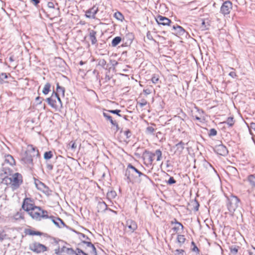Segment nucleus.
<instances>
[{"label": "nucleus", "mask_w": 255, "mask_h": 255, "mask_svg": "<svg viewBox=\"0 0 255 255\" xmlns=\"http://www.w3.org/2000/svg\"><path fill=\"white\" fill-rule=\"evenodd\" d=\"M28 215L34 220L40 221L41 219H47L49 218L48 212L43 210L41 207L35 206Z\"/></svg>", "instance_id": "nucleus-1"}, {"label": "nucleus", "mask_w": 255, "mask_h": 255, "mask_svg": "<svg viewBox=\"0 0 255 255\" xmlns=\"http://www.w3.org/2000/svg\"><path fill=\"white\" fill-rule=\"evenodd\" d=\"M240 200L237 196L231 195L227 198L226 205L229 212L233 214L239 206Z\"/></svg>", "instance_id": "nucleus-2"}, {"label": "nucleus", "mask_w": 255, "mask_h": 255, "mask_svg": "<svg viewBox=\"0 0 255 255\" xmlns=\"http://www.w3.org/2000/svg\"><path fill=\"white\" fill-rule=\"evenodd\" d=\"M131 169L127 166L125 171V175L126 177V180L128 183H131L132 184L141 182V179L137 177L136 173H130Z\"/></svg>", "instance_id": "nucleus-3"}, {"label": "nucleus", "mask_w": 255, "mask_h": 255, "mask_svg": "<svg viewBox=\"0 0 255 255\" xmlns=\"http://www.w3.org/2000/svg\"><path fill=\"white\" fill-rule=\"evenodd\" d=\"M36 206L29 198H25L23 201L21 208L28 214Z\"/></svg>", "instance_id": "nucleus-4"}, {"label": "nucleus", "mask_w": 255, "mask_h": 255, "mask_svg": "<svg viewBox=\"0 0 255 255\" xmlns=\"http://www.w3.org/2000/svg\"><path fill=\"white\" fill-rule=\"evenodd\" d=\"M10 181V183L16 188H17L22 182V175L18 173L13 174L11 177L7 178Z\"/></svg>", "instance_id": "nucleus-5"}, {"label": "nucleus", "mask_w": 255, "mask_h": 255, "mask_svg": "<svg viewBox=\"0 0 255 255\" xmlns=\"http://www.w3.org/2000/svg\"><path fill=\"white\" fill-rule=\"evenodd\" d=\"M29 249L33 252L38 254L46 251L47 248L44 245L35 242L30 245Z\"/></svg>", "instance_id": "nucleus-6"}, {"label": "nucleus", "mask_w": 255, "mask_h": 255, "mask_svg": "<svg viewBox=\"0 0 255 255\" xmlns=\"http://www.w3.org/2000/svg\"><path fill=\"white\" fill-rule=\"evenodd\" d=\"M56 99H57V93L53 91L51 96L46 99V101L48 103V105L55 110L58 109V105H57V103Z\"/></svg>", "instance_id": "nucleus-7"}, {"label": "nucleus", "mask_w": 255, "mask_h": 255, "mask_svg": "<svg viewBox=\"0 0 255 255\" xmlns=\"http://www.w3.org/2000/svg\"><path fill=\"white\" fill-rule=\"evenodd\" d=\"M232 9V3L230 0L225 1L221 7L220 12L224 15L230 13Z\"/></svg>", "instance_id": "nucleus-8"}, {"label": "nucleus", "mask_w": 255, "mask_h": 255, "mask_svg": "<svg viewBox=\"0 0 255 255\" xmlns=\"http://www.w3.org/2000/svg\"><path fill=\"white\" fill-rule=\"evenodd\" d=\"M214 151L219 155L226 156L228 151L227 147L223 144L216 145L214 147Z\"/></svg>", "instance_id": "nucleus-9"}, {"label": "nucleus", "mask_w": 255, "mask_h": 255, "mask_svg": "<svg viewBox=\"0 0 255 255\" xmlns=\"http://www.w3.org/2000/svg\"><path fill=\"white\" fill-rule=\"evenodd\" d=\"M156 21L158 24L163 25H170L172 23L169 18L160 15L157 16Z\"/></svg>", "instance_id": "nucleus-10"}, {"label": "nucleus", "mask_w": 255, "mask_h": 255, "mask_svg": "<svg viewBox=\"0 0 255 255\" xmlns=\"http://www.w3.org/2000/svg\"><path fill=\"white\" fill-rule=\"evenodd\" d=\"M98 7L96 5H94L92 8L88 9L86 11L85 15L87 17L91 18H95V15L98 11Z\"/></svg>", "instance_id": "nucleus-11"}, {"label": "nucleus", "mask_w": 255, "mask_h": 255, "mask_svg": "<svg viewBox=\"0 0 255 255\" xmlns=\"http://www.w3.org/2000/svg\"><path fill=\"white\" fill-rule=\"evenodd\" d=\"M25 153L31 154L33 156H38L39 155L38 150L32 144L27 145Z\"/></svg>", "instance_id": "nucleus-12"}, {"label": "nucleus", "mask_w": 255, "mask_h": 255, "mask_svg": "<svg viewBox=\"0 0 255 255\" xmlns=\"http://www.w3.org/2000/svg\"><path fill=\"white\" fill-rule=\"evenodd\" d=\"M103 115L106 119L110 122L113 126L116 127L117 130H118L119 129L118 124L116 121L113 120L112 116L106 112H103Z\"/></svg>", "instance_id": "nucleus-13"}, {"label": "nucleus", "mask_w": 255, "mask_h": 255, "mask_svg": "<svg viewBox=\"0 0 255 255\" xmlns=\"http://www.w3.org/2000/svg\"><path fill=\"white\" fill-rule=\"evenodd\" d=\"M126 226L129 229L131 233L133 232L137 228L135 222L131 220L127 221Z\"/></svg>", "instance_id": "nucleus-14"}, {"label": "nucleus", "mask_w": 255, "mask_h": 255, "mask_svg": "<svg viewBox=\"0 0 255 255\" xmlns=\"http://www.w3.org/2000/svg\"><path fill=\"white\" fill-rule=\"evenodd\" d=\"M48 218L50 219L52 222L59 228H62V226L59 225V223H60L63 227L66 226L63 220L59 218H55L54 216H49Z\"/></svg>", "instance_id": "nucleus-15"}, {"label": "nucleus", "mask_w": 255, "mask_h": 255, "mask_svg": "<svg viewBox=\"0 0 255 255\" xmlns=\"http://www.w3.org/2000/svg\"><path fill=\"white\" fill-rule=\"evenodd\" d=\"M171 30L176 34L182 35L185 32L184 29L182 27L178 25H172V26L171 27Z\"/></svg>", "instance_id": "nucleus-16"}, {"label": "nucleus", "mask_w": 255, "mask_h": 255, "mask_svg": "<svg viewBox=\"0 0 255 255\" xmlns=\"http://www.w3.org/2000/svg\"><path fill=\"white\" fill-rule=\"evenodd\" d=\"M4 166L9 165L10 166H12L15 164V160L13 157L9 154H8L5 156Z\"/></svg>", "instance_id": "nucleus-17"}, {"label": "nucleus", "mask_w": 255, "mask_h": 255, "mask_svg": "<svg viewBox=\"0 0 255 255\" xmlns=\"http://www.w3.org/2000/svg\"><path fill=\"white\" fill-rule=\"evenodd\" d=\"M37 188L43 192H47L48 190V187L45 185L43 183L37 180L35 182Z\"/></svg>", "instance_id": "nucleus-18"}, {"label": "nucleus", "mask_w": 255, "mask_h": 255, "mask_svg": "<svg viewBox=\"0 0 255 255\" xmlns=\"http://www.w3.org/2000/svg\"><path fill=\"white\" fill-rule=\"evenodd\" d=\"M97 32L93 30H91L89 32V38L92 45H96L97 43L96 38Z\"/></svg>", "instance_id": "nucleus-19"}, {"label": "nucleus", "mask_w": 255, "mask_h": 255, "mask_svg": "<svg viewBox=\"0 0 255 255\" xmlns=\"http://www.w3.org/2000/svg\"><path fill=\"white\" fill-rule=\"evenodd\" d=\"M33 157L34 156L31 154H29L25 153V156L23 158V160L27 164H32Z\"/></svg>", "instance_id": "nucleus-20"}, {"label": "nucleus", "mask_w": 255, "mask_h": 255, "mask_svg": "<svg viewBox=\"0 0 255 255\" xmlns=\"http://www.w3.org/2000/svg\"><path fill=\"white\" fill-rule=\"evenodd\" d=\"M175 147L176 149L175 152L180 154L184 148V143L182 141H180L175 145Z\"/></svg>", "instance_id": "nucleus-21"}, {"label": "nucleus", "mask_w": 255, "mask_h": 255, "mask_svg": "<svg viewBox=\"0 0 255 255\" xmlns=\"http://www.w3.org/2000/svg\"><path fill=\"white\" fill-rule=\"evenodd\" d=\"M186 239L184 235H178L177 237V242L179 245V247H181L185 243Z\"/></svg>", "instance_id": "nucleus-22"}, {"label": "nucleus", "mask_w": 255, "mask_h": 255, "mask_svg": "<svg viewBox=\"0 0 255 255\" xmlns=\"http://www.w3.org/2000/svg\"><path fill=\"white\" fill-rule=\"evenodd\" d=\"M56 93H58L59 95L61 94L63 97L65 96V88L59 85V83L56 84Z\"/></svg>", "instance_id": "nucleus-23"}, {"label": "nucleus", "mask_w": 255, "mask_h": 255, "mask_svg": "<svg viewBox=\"0 0 255 255\" xmlns=\"http://www.w3.org/2000/svg\"><path fill=\"white\" fill-rule=\"evenodd\" d=\"M133 39V36L131 33L128 34L124 38V40L126 41V44H130L132 39Z\"/></svg>", "instance_id": "nucleus-24"}, {"label": "nucleus", "mask_w": 255, "mask_h": 255, "mask_svg": "<svg viewBox=\"0 0 255 255\" xmlns=\"http://www.w3.org/2000/svg\"><path fill=\"white\" fill-rule=\"evenodd\" d=\"M122 41V38L120 36L115 37L112 41V46L113 47L117 46Z\"/></svg>", "instance_id": "nucleus-25"}, {"label": "nucleus", "mask_w": 255, "mask_h": 255, "mask_svg": "<svg viewBox=\"0 0 255 255\" xmlns=\"http://www.w3.org/2000/svg\"><path fill=\"white\" fill-rule=\"evenodd\" d=\"M51 84L49 83H46L42 90V93L44 95H47L50 91Z\"/></svg>", "instance_id": "nucleus-26"}, {"label": "nucleus", "mask_w": 255, "mask_h": 255, "mask_svg": "<svg viewBox=\"0 0 255 255\" xmlns=\"http://www.w3.org/2000/svg\"><path fill=\"white\" fill-rule=\"evenodd\" d=\"M154 154H153V153L151 152H148L147 153V160L150 165L152 164V162L154 160Z\"/></svg>", "instance_id": "nucleus-27"}, {"label": "nucleus", "mask_w": 255, "mask_h": 255, "mask_svg": "<svg viewBox=\"0 0 255 255\" xmlns=\"http://www.w3.org/2000/svg\"><path fill=\"white\" fill-rule=\"evenodd\" d=\"M2 170L5 174L10 175L12 173V170H11L7 165L4 166V164L2 165Z\"/></svg>", "instance_id": "nucleus-28"}, {"label": "nucleus", "mask_w": 255, "mask_h": 255, "mask_svg": "<svg viewBox=\"0 0 255 255\" xmlns=\"http://www.w3.org/2000/svg\"><path fill=\"white\" fill-rule=\"evenodd\" d=\"M183 229H184V227L181 223H177V225H176L172 228L174 232H175L176 233H178L180 229H181V230H183Z\"/></svg>", "instance_id": "nucleus-29"}, {"label": "nucleus", "mask_w": 255, "mask_h": 255, "mask_svg": "<svg viewBox=\"0 0 255 255\" xmlns=\"http://www.w3.org/2000/svg\"><path fill=\"white\" fill-rule=\"evenodd\" d=\"M24 213L21 212H18L14 215V219L15 220L24 219Z\"/></svg>", "instance_id": "nucleus-30"}, {"label": "nucleus", "mask_w": 255, "mask_h": 255, "mask_svg": "<svg viewBox=\"0 0 255 255\" xmlns=\"http://www.w3.org/2000/svg\"><path fill=\"white\" fill-rule=\"evenodd\" d=\"M26 234H28L29 235H32V236H33V235L41 236L42 234V233L40 232L34 231H33V230H30V229H29L27 231Z\"/></svg>", "instance_id": "nucleus-31"}, {"label": "nucleus", "mask_w": 255, "mask_h": 255, "mask_svg": "<svg viewBox=\"0 0 255 255\" xmlns=\"http://www.w3.org/2000/svg\"><path fill=\"white\" fill-rule=\"evenodd\" d=\"M153 154H154V156H157V158H156L157 161H158L161 160V159L162 158V152L160 149L156 150L155 152L153 153Z\"/></svg>", "instance_id": "nucleus-32"}, {"label": "nucleus", "mask_w": 255, "mask_h": 255, "mask_svg": "<svg viewBox=\"0 0 255 255\" xmlns=\"http://www.w3.org/2000/svg\"><path fill=\"white\" fill-rule=\"evenodd\" d=\"M114 17L118 20L121 21L124 19V15L119 11L116 12L114 14Z\"/></svg>", "instance_id": "nucleus-33"}, {"label": "nucleus", "mask_w": 255, "mask_h": 255, "mask_svg": "<svg viewBox=\"0 0 255 255\" xmlns=\"http://www.w3.org/2000/svg\"><path fill=\"white\" fill-rule=\"evenodd\" d=\"M224 123L227 124L229 127H232L235 123L234 118L229 117L226 121L224 122Z\"/></svg>", "instance_id": "nucleus-34"}, {"label": "nucleus", "mask_w": 255, "mask_h": 255, "mask_svg": "<svg viewBox=\"0 0 255 255\" xmlns=\"http://www.w3.org/2000/svg\"><path fill=\"white\" fill-rule=\"evenodd\" d=\"M239 247L236 246H231L230 248L231 254L233 255H236Z\"/></svg>", "instance_id": "nucleus-35"}, {"label": "nucleus", "mask_w": 255, "mask_h": 255, "mask_svg": "<svg viewBox=\"0 0 255 255\" xmlns=\"http://www.w3.org/2000/svg\"><path fill=\"white\" fill-rule=\"evenodd\" d=\"M249 181L252 186L255 187V176L250 175L248 178Z\"/></svg>", "instance_id": "nucleus-36"}, {"label": "nucleus", "mask_w": 255, "mask_h": 255, "mask_svg": "<svg viewBox=\"0 0 255 255\" xmlns=\"http://www.w3.org/2000/svg\"><path fill=\"white\" fill-rule=\"evenodd\" d=\"M104 111L109 112L110 113L113 114H116L119 117H122L121 115L120 114V113L121 112V111L120 110H118V109L111 110H104Z\"/></svg>", "instance_id": "nucleus-37"}, {"label": "nucleus", "mask_w": 255, "mask_h": 255, "mask_svg": "<svg viewBox=\"0 0 255 255\" xmlns=\"http://www.w3.org/2000/svg\"><path fill=\"white\" fill-rule=\"evenodd\" d=\"M53 154L51 151H46L44 154V158L46 160L51 158Z\"/></svg>", "instance_id": "nucleus-38"}, {"label": "nucleus", "mask_w": 255, "mask_h": 255, "mask_svg": "<svg viewBox=\"0 0 255 255\" xmlns=\"http://www.w3.org/2000/svg\"><path fill=\"white\" fill-rule=\"evenodd\" d=\"M175 255H186L184 250L182 249H176L174 251Z\"/></svg>", "instance_id": "nucleus-39"}, {"label": "nucleus", "mask_w": 255, "mask_h": 255, "mask_svg": "<svg viewBox=\"0 0 255 255\" xmlns=\"http://www.w3.org/2000/svg\"><path fill=\"white\" fill-rule=\"evenodd\" d=\"M78 235H79V238L82 241V242L83 240H85V241L90 240V238L88 237H87V236H86L85 234H84L83 233H79Z\"/></svg>", "instance_id": "nucleus-40"}, {"label": "nucleus", "mask_w": 255, "mask_h": 255, "mask_svg": "<svg viewBox=\"0 0 255 255\" xmlns=\"http://www.w3.org/2000/svg\"><path fill=\"white\" fill-rule=\"evenodd\" d=\"M128 166L131 169V171H130V173L131 174L132 173L137 174V173H138L139 170L137 169H136L135 167H134L132 165H131L130 163H129Z\"/></svg>", "instance_id": "nucleus-41"}, {"label": "nucleus", "mask_w": 255, "mask_h": 255, "mask_svg": "<svg viewBox=\"0 0 255 255\" xmlns=\"http://www.w3.org/2000/svg\"><path fill=\"white\" fill-rule=\"evenodd\" d=\"M155 131V128L151 126L147 127L146 128V133L147 134H151L153 133Z\"/></svg>", "instance_id": "nucleus-42"}, {"label": "nucleus", "mask_w": 255, "mask_h": 255, "mask_svg": "<svg viewBox=\"0 0 255 255\" xmlns=\"http://www.w3.org/2000/svg\"><path fill=\"white\" fill-rule=\"evenodd\" d=\"M217 134V131L215 128H211L210 129L209 132L208 133V135L209 136H213L216 135Z\"/></svg>", "instance_id": "nucleus-43"}, {"label": "nucleus", "mask_w": 255, "mask_h": 255, "mask_svg": "<svg viewBox=\"0 0 255 255\" xmlns=\"http://www.w3.org/2000/svg\"><path fill=\"white\" fill-rule=\"evenodd\" d=\"M159 80V76L158 75L154 74L151 78V81L153 83L156 84Z\"/></svg>", "instance_id": "nucleus-44"}, {"label": "nucleus", "mask_w": 255, "mask_h": 255, "mask_svg": "<svg viewBox=\"0 0 255 255\" xmlns=\"http://www.w3.org/2000/svg\"><path fill=\"white\" fill-rule=\"evenodd\" d=\"M106 64H107V62L105 59H102L99 60V62H98V65L99 66H101L103 68H105V66H106Z\"/></svg>", "instance_id": "nucleus-45"}, {"label": "nucleus", "mask_w": 255, "mask_h": 255, "mask_svg": "<svg viewBox=\"0 0 255 255\" xmlns=\"http://www.w3.org/2000/svg\"><path fill=\"white\" fill-rule=\"evenodd\" d=\"M66 252L68 254H69L70 255H76V253H77V250H76V251H75L72 248H67Z\"/></svg>", "instance_id": "nucleus-46"}, {"label": "nucleus", "mask_w": 255, "mask_h": 255, "mask_svg": "<svg viewBox=\"0 0 255 255\" xmlns=\"http://www.w3.org/2000/svg\"><path fill=\"white\" fill-rule=\"evenodd\" d=\"M57 105H58V109L61 108L62 107V102L61 101V100L59 97V95L57 93V99H56Z\"/></svg>", "instance_id": "nucleus-47"}, {"label": "nucleus", "mask_w": 255, "mask_h": 255, "mask_svg": "<svg viewBox=\"0 0 255 255\" xmlns=\"http://www.w3.org/2000/svg\"><path fill=\"white\" fill-rule=\"evenodd\" d=\"M139 179H141V181L143 180L146 182H150L151 181V179L149 178V177L144 174H143L142 176L140 177Z\"/></svg>", "instance_id": "nucleus-48"}, {"label": "nucleus", "mask_w": 255, "mask_h": 255, "mask_svg": "<svg viewBox=\"0 0 255 255\" xmlns=\"http://www.w3.org/2000/svg\"><path fill=\"white\" fill-rule=\"evenodd\" d=\"M193 205H194V210L195 211H198L199 207L200 205H199V203L196 200H195L193 202Z\"/></svg>", "instance_id": "nucleus-49"}, {"label": "nucleus", "mask_w": 255, "mask_h": 255, "mask_svg": "<svg viewBox=\"0 0 255 255\" xmlns=\"http://www.w3.org/2000/svg\"><path fill=\"white\" fill-rule=\"evenodd\" d=\"M208 25L209 24H208V22H206L204 20H202L201 28H202L203 30L208 29Z\"/></svg>", "instance_id": "nucleus-50"}, {"label": "nucleus", "mask_w": 255, "mask_h": 255, "mask_svg": "<svg viewBox=\"0 0 255 255\" xmlns=\"http://www.w3.org/2000/svg\"><path fill=\"white\" fill-rule=\"evenodd\" d=\"M137 104H138L140 107H143L147 104V102L144 99H141L140 102H138Z\"/></svg>", "instance_id": "nucleus-51"}, {"label": "nucleus", "mask_w": 255, "mask_h": 255, "mask_svg": "<svg viewBox=\"0 0 255 255\" xmlns=\"http://www.w3.org/2000/svg\"><path fill=\"white\" fill-rule=\"evenodd\" d=\"M82 243L86 245L87 246V247L90 248L91 247H93V244H92L91 242H90L89 241H85V240H83L82 241Z\"/></svg>", "instance_id": "nucleus-52"}, {"label": "nucleus", "mask_w": 255, "mask_h": 255, "mask_svg": "<svg viewBox=\"0 0 255 255\" xmlns=\"http://www.w3.org/2000/svg\"><path fill=\"white\" fill-rule=\"evenodd\" d=\"M176 180L174 179V178L173 177H170L167 182V183L169 184H173L176 183Z\"/></svg>", "instance_id": "nucleus-53"}, {"label": "nucleus", "mask_w": 255, "mask_h": 255, "mask_svg": "<svg viewBox=\"0 0 255 255\" xmlns=\"http://www.w3.org/2000/svg\"><path fill=\"white\" fill-rule=\"evenodd\" d=\"M91 248L92 250L90 252V253L91 254V255H97V251H96V249L94 245H93V247H91Z\"/></svg>", "instance_id": "nucleus-54"}, {"label": "nucleus", "mask_w": 255, "mask_h": 255, "mask_svg": "<svg viewBox=\"0 0 255 255\" xmlns=\"http://www.w3.org/2000/svg\"><path fill=\"white\" fill-rule=\"evenodd\" d=\"M77 253H76V255H88L81 249H77Z\"/></svg>", "instance_id": "nucleus-55"}, {"label": "nucleus", "mask_w": 255, "mask_h": 255, "mask_svg": "<svg viewBox=\"0 0 255 255\" xmlns=\"http://www.w3.org/2000/svg\"><path fill=\"white\" fill-rule=\"evenodd\" d=\"M99 206L102 209H106L107 208V206L105 202H101L99 204Z\"/></svg>", "instance_id": "nucleus-56"}, {"label": "nucleus", "mask_w": 255, "mask_h": 255, "mask_svg": "<svg viewBox=\"0 0 255 255\" xmlns=\"http://www.w3.org/2000/svg\"><path fill=\"white\" fill-rule=\"evenodd\" d=\"M124 134L127 136V138H129L131 136V133L129 130H127L124 131Z\"/></svg>", "instance_id": "nucleus-57"}, {"label": "nucleus", "mask_w": 255, "mask_h": 255, "mask_svg": "<svg viewBox=\"0 0 255 255\" xmlns=\"http://www.w3.org/2000/svg\"><path fill=\"white\" fill-rule=\"evenodd\" d=\"M43 100V99L40 97H37L35 99V101L37 102L38 104H41Z\"/></svg>", "instance_id": "nucleus-58"}, {"label": "nucleus", "mask_w": 255, "mask_h": 255, "mask_svg": "<svg viewBox=\"0 0 255 255\" xmlns=\"http://www.w3.org/2000/svg\"><path fill=\"white\" fill-rule=\"evenodd\" d=\"M47 6L50 8H54L55 5L53 2L49 1L47 3Z\"/></svg>", "instance_id": "nucleus-59"}, {"label": "nucleus", "mask_w": 255, "mask_h": 255, "mask_svg": "<svg viewBox=\"0 0 255 255\" xmlns=\"http://www.w3.org/2000/svg\"><path fill=\"white\" fill-rule=\"evenodd\" d=\"M146 37L147 38V39H148L149 40H153V37L150 33V32L149 31H148L147 32V34H146Z\"/></svg>", "instance_id": "nucleus-60"}, {"label": "nucleus", "mask_w": 255, "mask_h": 255, "mask_svg": "<svg viewBox=\"0 0 255 255\" xmlns=\"http://www.w3.org/2000/svg\"><path fill=\"white\" fill-rule=\"evenodd\" d=\"M69 145L71 146L72 149H75L76 148V145L75 142L71 141L69 143Z\"/></svg>", "instance_id": "nucleus-61"}, {"label": "nucleus", "mask_w": 255, "mask_h": 255, "mask_svg": "<svg viewBox=\"0 0 255 255\" xmlns=\"http://www.w3.org/2000/svg\"><path fill=\"white\" fill-rule=\"evenodd\" d=\"M31 2L33 3L35 6H36L39 2V0H30Z\"/></svg>", "instance_id": "nucleus-62"}, {"label": "nucleus", "mask_w": 255, "mask_h": 255, "mask_svg": "<svg viewBox=\"0 0 255 255\" xmlns=\"http://www.w3.org/2000/svg\"><path fill=\"white\" fill-rule=\"evenodd\" d=\"M46 167H47V168L48 170H52V169H53V165H52V164H49V163H47V164H46Z\"/></svg>", "instance_id": "nucleus-63"}, {"label": "nucleus", "mask_w": 255, "mask_h": 255, "mask_svg": "<svg viewBox=\"0 0 255 255\" xmlns=\"http://www.w3.org/2000/svg\"><path fill=\"white\" fill-rule=\"evenodd\" d=\"M0 77L1 79H6L7 78V74L5 73H1Z\"/></svg>", "instance_id": "nucleus-64"}]
</instances>
